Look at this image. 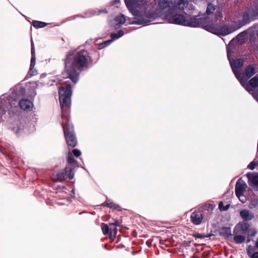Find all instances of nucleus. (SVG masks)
Returning <instances> with one entry per match:
<instances>
[{
    "label": "nucleus",
    "mask_w": 258,
    "mask_h": 258,
    "mask_svg": "<svg viewBox=\"0 0 258 258\" xmlns=\"http://www.w3.org/2000/svg\"><path fill=\"white\" fill-rule=\"evenodd\" d=\"M222 17V13L220 12H217L214 17V23H216L218 20L221 19Z\"/></svg>",
    "instance_id": "nucleus-28"
},
{
    "label": "nucleus",
    "mask_w": 258,
    "mask_h": 258,
    "mask_svg": "<svg viewBox=\"0 0 258 258\" xmlns=\"http://www.w3.org/2000/svg\"><path fill=\"white\" fill-rule=\"evenodd\" d=\"M35 64V55L32 56L30 64V69H32Z\"/></svg>",
    "instance_id": "nucleus-33"
},
{
    "label": "nucleus",
    "mask_w": 258,
    "mask_h": 258,
    "mask_svg": "<svg viewBox=\"0 0 258 258\" xmlns=\"http://www.w3.org/2000/svg\"><path fill=\"white\" fill-rule=\"evenodd\" d=\"M256 234V231H254L251 234H250V236L251 237H253Z\"/></svg>",
    "instance_id": "nucleus-43"
},
{
    "label": "nucleus",
    "mask_w": 258,
    "mask_h": 258,
    "mask_svg": "<svg viewBox=\"0 0 258 258\" xmlns=\"http://www.w3.org/2000/svg\"><path fill=\"white\" fill-rule=\"evenodd\" d=\"M253 14H251V17H255L258 15V8L257 6H254L253 8H252Z\"/></svg>",
    "instance_id": "nucleus-31"
},
{
    "label": "nucleus",
    "mask_w": 258,
    "mask_h": 258,
    "mask_svg": "<svg viewBox=\"0 0 258 258\" xmlns=\"http://www.w3.org/2000/svg\"><path fill=\"white\" fill-rule=\"evenodd\" d=\"M5 111L4 109L0 108V116H2L4 114H5Z\"/></svg>",
    "instance_id": "nucleus-40"
},
{
    "label": "nucleus",
    "mask_w": 258,
    "mask_h": 258,
    "mask_svg": "<svg viewBox=\"0 0 258 258\" xmlns=\"http://www.w3.org/2000/svg\"><path fill=\"white\" fill-rule=\"evenodd\" d=\"M256 163L255 162H252L248 165L247 167L251 170H253L254 169Z\"/></svg>",
    "instance_id": "nucleus-35"
},
{
    "label": "nucleus",
    "mask_w": 258,
    "mask_h": 258,
    "mask_svg": "<svg viewBox=\"0 0 258 258\" xmlns=\"http://www.w3.org/2000/svg\"><path fill=\"white\" fill-rule=\"evenodd\" d=\"M247 177L248 179L249 184L252 183L254 185L258 186V175L247 173Z\"/></svg>",
    "instance_id": "nucleus-17"
},
{
    "label": "nucleus",
    "mask_w": 258,
    "mask_h": 258,
    "mask_svg": "<svg viewBox=\"0 0 258 258\" xmlns=\"http://www.w3.org/2000/svg\"><path fill=\"white\" fill-rule=\"evenodd\" d=\"M257 37H258V33H257Z\"/></svg>",
    "instance_id": "nucleus-48"
},
{
    "label": "nucleus",
    "mask_w": 258,
    "mask_h": 258,
    "mask_svg": "<svg viewBox=\"0 0 258 258\" xmlns=\"http://www.w3.org/2000/svg\"><path fill=\"white\" fill-rule=\"evenodd\" d=\"M240 201H241L242 203H244L245 201V199L243 197H242V196L241 197H240V198H238Z\"/></svg>",
    "instance_id": "nucleus-41"
},
{
    "label": "nucleus",
    "mask_w": 258,
    "mask_h": 258,
    "mask_svg": "<svg viewBox=\"0 0 258 258\" xmlns=\"http://www.w3.org/2000/svg\"><path fill=\"white\" fill-rule=\"evenodd\" d=\"M119 2V0H115L114 2V4H115L116 3H118Z\"/></svg>",
    "instance_id": "nucleus-46"
},
{
    "label": "nucleus",
    "mask_w": 258,
    "mask_h": 258,
    "mask_svg": "<svg viewBox=\"0 0 258 258\" xmlns=\"http://www.w3.org/2000/svg\"><path fill=\"white\" fill-rule=\"evenodd\" d=\"M63 131L68 145L72 147L76 146L77 142L73 133V127L67 124L63 126Z\"/></svg>",
    "instance_id": "nucleus-7"
},
{
    "label": "nucleus",
    "mask_w": 258,
    "mask_h": 258,
    "mask_svg": "<svg viewBox=\"0 0 258 258\" xmlns=\"http://www.w3.org/2000/svg\"><path fill=\"white\" fill-rule=\"evenodd\" d=\"M190 218L193 223L196 225H199L202 223L203 216L200 212H195L191 214Z\"/></svg>",
    "instance_id": "nucleus-12"
},
{
    "label": "nucleus",
    "mask_w": 258,
    "mask_h": 258,
    "mask_svg": "<svg viewBox=\"0 0 258 258\" xmlns=\"http://www.w3.org/2000/svg\"><path fill=\"white\" fill-rule=\"evenodd\" d=\"M244 35V33H241L240 34H239L237 37H236V38L237 39H239L241 37H242Z\"/></svg>",
    "instance_id": "nucleus-42"
},
{
    "label": "nucleus",
    "mask_w": 258,
    "mask_h": 258,
    "mask_svg": "<svg viewBox=\"0 0 258 258\" xmlns=\"http://www.w3.org/2000/svg\"><path fill=\"white\" fill-rule=\"evenodd\" d=\"M230 205L229 204L224 206L223 203L221 202L219 204V208L220 211H226L229 208Z\"/></svg>",
    "instance_id": "nucleus-26"
},
{
    "label": "nucleus",
    "mask_w": 258,
    "mask_h": 258,
    "mask_svg": "<svg viewBox=\"0 0 258 258\" xmlns=\"http://www.w3.org/2000/svg\"><path fill=\"white\" fill-rule=\"evenodd\" d=\"M247 84L248 85V90H247L249 92H251L252 91L251 89L250 88V86L253 88H255L258 86V76H256L251 79H250L249 81V83L247 82ZM246 90V89H245Z\"/></svg>",
    "instance_id": "nucleus-16"
},
{
    "label": "nucleus",
    "mask_w": 258,
    "mask_h": 258,
    "mask_svg": "<svg viewBox=\"0 0 258 258\" xmlns=\"http://www.w3.org/2000/svg\"><path fill=\"white\" fill-rule=\"evenodd\" d=\"M124 1H126V0H124Z\"/></svg>",
    "instance_id": "nucleus-49"
},
{
    "label": "nucleus",
    "mask_w": 258,
    "mask_h": 258,
    "mask_svg": "<svg viewBox=\"0 0 258 258\" xmlns=\"http://www.w3.org/2000/svg\"><path fill=\"white\" fill-rule=\"evenodd\" d=\"M225 230H226V232L227 233V234H228V235H229V234H230V229H226Z\"/></svg>",
    "instance_id": "nucleus-45"
},
{
    "label": "nucleus",
    "mask_w": 258,
    "mask_h": 258,
    "mask_svg": "<svg viewBox=\"0 0 258 258\" xmlns=\"http://www.w3.org/2000/svg\"><path fill=\"white\" fill-rule=\"evenodd\" d=\"M188 5L187 0H177L176 7L179 10H183Z\"/></svg>",
    "instance_id": "nucleus-20"
},
{
    "label": "nucleus",
    "mask_w": 258,
    "mask_h": 258,
    "mask_svg": "<svg viewBox=\"0 0 258 258\" xmlns=\"http://www.w3.org/2000/svg\"><path fill=\"white\" fill-rule=\"evenodd\" d=\"M204 29L212 33L221 35H226L234 31V29L226 26L223 27H218L214 23L205 25Z\"/></svg>",
    "instance_id": "nucleus-5"
},
{
    "label": "nucleus",
    "mask_w": 258,
    "mask_h": 258,
    "mask_svg": "<svg viewBox=\"0 0 258 258\" xmlns=\"http://www.w3.org/2000/svg\"><path fill=\"white\" fill-rule=\"evenodd\" d=\"M88 60L86 51L70 52L65 60V71L62 73L63 77L70 78L76 83L79 78L78 71H81L84 67H87Z\"/></svg>",
    "instance_id": "nucleus-1"
},
{
    "label": "nucleus",
    "mask_w": 258,
    "mask_h": 258,
    "mask_svg": "<svg viewBox=\"0 0 258 258\" xmlns=\"http://www.w3.org/2000/svg\"><path fill=\"white\" fill-rule=\"evenodd\" d=\"M118 36L117 34L116 33H113L111 35V37L112 38V40H108V41H106L105 42H104V43L101 44L99 45V49H102L107 46H108V45H109L111 42L113 40H115V39H118V38H116V37Z\"/></svg>",
    "instance_id": "nucleus-19"
},
{
    "label": "nucleus",
    "mask_w": 258,
    "mask_h": 258,
    "mask_svg": "<svg viewBox=\"0 0 258 258\" xmlns=\"http://www.w3.org/2000/svg\"><path fill=\"white\" fill-rule=\"evenodd\" d=\"M257 204L258 200L256 199H254L250 201L248 205V207L250 209H253L257 206Z\"/></svg>",
    "instance_id": "nucleus-24"
},
{
    "label": "nucleus",
    "mask_w": 258,
    "mask_h": 258,
    "mask_svg": "<svg viewBox=\"0 0 258 258\" xmlns=\"http://www.w3.org/2000/svg\"><path fill=\"white\" fill-rule=\"evenodd\" d=\"M215 10V7L213 5L210 4L207 7L206 13L208 15H210L213 13Z\"/></svg>",
    "instance_id": "nucleus-27"
},
{
    "label": "nucleus",
    "mask_w": 258,
    "mask_h": 258,
    "mask_svg": "<svg viewBox=\"0 0 258 258\" xmlns=\"http://www.w3.org/2000/svg\"><path fill=\"white\" fill-rule=\"evenodd\" d=\"M197 237H199V238H200V237H201V236H200V235H199V236H198Z\"/></svg>",
    "instance_id": "nucleus-47"
},
{
    "label": "nucleus",
    "mask_w": 258,
    "mask_h": 258,
    "mask_svg": "<svg viewBox=\"0 0 258 258\" xmlns=\"http://www.w3.org/2000/svg\"><path fill=\"white\" fill-rule=\"evenodd\" d=\"M246 251L249 257L253 254V249L251 245H248L246 248Z\"/></svg>",
    "instance_id": "nucleus-30"
},
{
    "label": "nucleus",
    "mask_w": 258,
    "mask_h": 258,
    "mask_svg": "<svg viewBox=\"0 0 258 258\" xmlns=\"http://www.w3.org/2000/svg\"><path fill=\"white\" fill-rule=\"evenodd\" d=\"M240 216L244 221H250L254 218L253 213L247 209H244L240 212Z\"/></svg>",
    "instance_id": "nucleus-13"
},
{
    "label": "nucleus",
    "mask_w": 258,
    "mask_h": 258,
    "mask_svg": "<svg viewBox=\"0 0 258 258\" xmlns=\"http://www.w3.org/2000/svg\"><path fill=\"white\" fill-rule=\"evenodd\" d=\"M255 73L256 72L255 71L254 68L252 66L250 65L246 68L245 72L244 74L240 73L239 74L241 75V76H243V78L245 81V83H247V80Z\"/></svg>",
    "instance_id": "nucleus-10"
},
{
    "label": "nucleus",
    "mask_w": 258,
    "mask_h": 258,
    "mask_svg": "<svg viewBox=\"0 0 258 258\" xmlns=\"http://www.w3.org/2000/svg\"><path fill=\"white\" fill-rule=\"evenodd\" d=\"M125 21V18L123 15L117 16L114 20V23H111V26L116 27L120 24H123Z\"/></svg>",
    "instance_id": "nucleus-15"
},
{
    "label": "nucleus",
    "mask_w": 258,
    "mask_h": 258,
    "mask_svg": "<svg viewBox=\"0 0 258 258\" xmlns=\"http://www.w3.org/2000/svg\"><path fill=\"white\" fill-rule=\"evenodd\" d=\"M104 205L107 206L109 208H113V209H117L118 207V206L116 205L115 204H113V203L105 202L104 203Z\"/></svg>",
    "instance_id": "nucleus-29"
},
{
    "label": "nucleus",
    "mask_w": 258,
    "mask_h": 258,
    "mask_svg": "<svg viewBox=\"0 0 258 258\" xmlns=\"http://www.w3.org/2000/svg\"><path fill=\"white\" fill-rule=\"evenodd\" d=\"M31 51H32V56L35 55V54H34L35 50H34V47L33 43H32Z\"/></svg>",
    "instance_id": "nucleus-39"
},
{
    "label": "nucleus",
    "mask_w": 258,
    "mask_h": 258,
    "mask_svg": "<svg viewBox=\"0 0 258 258\" xmlns=\"http://www.w3.org/2000/svg\"><path fill=\"white\" fill-rule=\"evenodd\" d=\"M64 172V176H65V179L69 178L72 179L74 178V173L72 170V169L70 167H67L63 171Z\"/></svg>",
    "instance_id": "nucleus-18"
},
{
    "label": "nucleus",
    "mask_w": 258,
    "mask_h": 258,
    "mask_svg": "<svg viewBox=\"0 0 258 258\" xmlns=\"http://www.w3.org/2000/svg\"><path fill=\"white\" fill-rule=\"evenodd\" d=\"M250 258H258V252L253 253L250 256Z\"/></svg>",
    "instance_id": "nucleus-37"
},
{
    "label": "nucleus",
    "mask_w": 258,
    "mask_h": 258,
    "mask_svg": "<svg viewBox=\"0 0 258 258\" xmlns=\"http://www.w3.org/2000/svg\"><path fill=\"white\" fill-rule=\"evenodd\" d=\"M68 161L70 164H75L76 160L74 159L73 156V154L71 152H69L68 155Z\"/></svg>",
    "instance_id": "nucleus-25"
},
{
    "label": "nucleus",
    "mask_w": 258,
    "mask_h": 258,
    "mask_svg": "<svg viewBox=\"0 0 258 258\" xmlns=\"http://www.w3.org/2000/svg\"><path fill=\"white\" fill-rule=\"evenodd\" d=\"M33 25L36 28H42L45 27L46 25L43 22L34 21L33 22Z\"/></svg>",
    "instance_id": "nucleus-22"
},
{
    "label": "nucleus",
    "mask_w": 258,
    "mask_h": 258,
    "mask_svg": "<svg viewBox=\"0 0 258 258\" xmlns=\"http://www.w3.org/2000/svg\"><path fill=\"white\" fill-rule=\"evenodd\" d=\"M158 3V6L160 9L164 10L166 13L164 16L165 19L170 23L180 24L185 26L196 27L199 26L200 23L197 19L192 18L188 20L184 16L180 14H175L172 16L171 14L175 8L172 3H169L167 0H154Z\"/></svg>",
    "instance_id": "nucleus-2"
},
{
    "label": "nucleus",
    "mask_w": 258,
    "mask_h": 258,
    "mask_svg": "<svg viewBox=\"0 0 258 258\" xmlns=\"http://www.w3.org/2000/svg\"><path fill=\"white\" fill-rule=\"evenodd\" d=\"M149 21L148 20H138V21H134L132 23L137 24H142L147 23Z\"/></svg>",
    "instance_id": "nucleus-32"
},
{
    "label": "nucleus",
    "mask_w": 258,
    "mask_h": 258,
    "mask_svg": "<svg viewBox=\"0 0 258 258\" xmlns=\"http://www.w3.org/2000/svg\"><path fill=\"white\" fill-rule=\"evenodd\" d=\"M246 186V184L241 178L238 180L235 185V194L238 198L243 195Z\"/></svg>",
    "instance_id": "nucleus-8"
},
{
    "label": "nucleus",
    "mask_w": 258,
    "mask_h": 258,
    "mask_svg": "<svg viewBox=\"0 0 258 258\" xmlns=\"http://www.w3.org/2000/svg\"><path fill=\"white\" fill-rule=\"evenodd\" d=\"M101 228L104 234H109V225L102 223L101 225Z\"/></svg>",
    "instance_id": "nucleus-23"
},
{
    "label": "nucleus",
    "mask_w": 258,
    "mask_h": 258,
    "mask_svg": "<svg viewBox=\"0 0 258 258\" xmlns=\"http://www.w3.org/2000/svg\"><path fill=\"white\" fill-rule=\"evenodd\" d=\"M255 247L258 248V239H257V240L256 241V242L255 243Z\"/></svg>",
    "instance_id": "nucleus-44"
},
{
    "label": "nucleus",
    "mask_w": 258,
    "mask_h": 258,
    "mask_svg": "<svg viewBox=\"0 0 258 258\" xmlns=\"http://www.w3.org/2000/svg\"><path fill=\"white\" fill-rule=\"evenodd\" d=\"M118 36L116 38H119L123 35V32L122 30H119L117 33H116Z\"/></svg>",
    "instance_id": "nucleus-36"
},
{
    "label": "nucleus",
    "mask_w": 258,
    "mask_h": 258,
    "mask_svg": "<svg viewBox=\"0 0 258 258\" xmlns=\"http://www.w3.org/2000/svg\"><path fill=\"white\" fill-rule=\"evenodd\" d=\"M252 94V96L254 98L257 100L258 102V93H251Z\"/></svg>",
    "instance_id": "nucleus-38"
},
{
    "label": "nucleus",
    "mask_w": 258,
    "mask_h": 258,
    "mask_svg": "<svg viewBox=\"0 0 258 258\" xmlns=\"http://www.w3.org/2000/svg\"><path fill=\"white\" fill-rule=\"evenodd\" d=\"M52 179L54 181H60L65 179L64 172L62 171L54 172L51 176Z\"/></svg>",
    "instance_id": "nucleus-14"
},
{
    "label": "nucleus",
    "mask_w": 258,
    "mask_h": 258,
    "mask_svg": "<svg viewBox=\"0 0 258 258\" xmlns=\"http://www.w3.org/2000/svg\"><path fill=\"white\" fill-rule=\"evenodd\" d=\"M120 223L118 221H115V222L109 224V238L113 241L116 236L117 232V229L116 226H119Z\"/></svg>",
    "instance_id": "nucleus-9"
},
{
    "label": "nucleus",
    "mask_w": 258,
    "mask_h": 258,
    "mask_svg": "<svg viewBox=\"0 0 258 258\" xmlns=\"http://www.w3.org/2000/svg\"><path fill=\"white\" fill-rule=\"evenodd\" d=\"M231 68L232 69L233 72L235 74V76L240 82L241 85L245 89L248 90V85L247 83H245V81L243 76H241V75L239 74L240 69L243 66V61L240 59H236L234 60L233 62L230 61Z\"/></svg>",
    "instance_id": "nucleus-6"
},
{
    "label": "nucleus",
    "mask_w": 258,
    "mask_h": 258,
    "mask_svg": "<svg viewBox=\"0 0 258 258\" xmlns=\"http://www.w3.org/2000/svg\"><path fill=\"white\" fill-rule=\"evenodd\" d=\"M233 240L235 243L240 244L243 243L245 241V237L243 235H236L234 236Z\"/></svg>",
    "instance_id": "nucleus-21"
},
{
    "label": "nucleus",
    "mask_w": 258,
    "mask_h": 258,
    "mask_svg": "<svg viewBox=\"0 0 258 258\" xmlns=\"http://www.w3.org/2000/svg\"><path fill=\"white\" fill-rule=\"evenodd\" d=\"M72 87L70 84H67L66 89L61 87L59 89V101L61 108L64 106L70 107L71 104Z\"/></svg>",
    "instance_id": "nucleus-4"
},
{
    "label": "nucleus",
    "mask_w": 258,
    "mask_h": 258,
    "mask_svg": "<svg viewBox=\"0 0 258 258\" xmlns=\"http://www.w3.org/2000/svg\"><path fill=\"white\" fill-rule=\"evenodd\" d=\"M125 3L129 11L136 17L150 18L155 16L147 0H126Z\"/></svg>",
    "instance_id": "nucleus-3"
},
{
    "label": "nucleus",
    "mask_w": 258,
    "mask_h": 258,
    "mask_svg": "<svg viewBox=\"0 0 258 258\" xmlns=\"http://www.w3.org/2000/svg\"><path fill=\"white\" fill-rule=\"evenodd\" d=\"M19 105L23 110L26 111H30L33 107L32 102L28 99H22L20 100Z\"/></svg>",
    "instance_id": "nucleus-11"
},
{
    "label": "nucleus",
    "mask_w": 258,
    "mask_h": 258,
    "mask_svg": "<svg viewBox=\"0 0 258 258\" xmlns=\"http://www.w3.org/2000/svg\"><path fill=\"white\" fill-rule=\"evenodd\" d=\"M73 153L74 155V156H76V157H78L81 154V151L78 149L73 150Z\"/></svg>",
    "instance_id": "nucleus-34"
}]
</instances>
